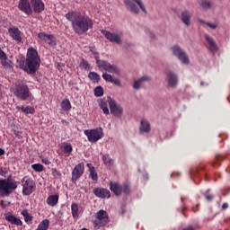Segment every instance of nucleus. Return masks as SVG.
<instances>
[{"label":"nucleus","mask_w":230,"mask_h":230,"mask_svg":"<svg viewBox=\"0 0 230 230\" xmlns=\"http://www.w3.org/2000/svg\"><path fill=\"white\" fill-rule=\"evenodd\" d=\"M66 19L72 24V29L76 35H85L89 30H93L94 22L89 16L81 14L78 12H68Z\"/></svg>","instance_id":"f257e3e1"},{"label":"nucleus","mask_w":230,"mask_h":230,"mask_svg":"<svg viewBox=\"0 0 230 230\" xmlns=\"http://www.w3.org/2000/svg\"><path fill=\"white\" fill-rule=\"evenodd\" d=\"M20 69H23L28 75H35L40 67V56L37 49L33 48H29L27 50V55L24 61L20 63Z\"/></svg>","instance_id":"f03ea898"},{"label":"nucleus","mask_w":230,"mask_h":230,"mask_svg":"<svg viewBox=\"0 0 230 230\" xmlns=\"http://www.w3.org/2000/svg\"><path fill=\"white\" fill-rule=\"evenodd\" d=\"M13 190H17V181L9 176L6 180L0 179V197L10 195Z\"/></svg>","instance_id":"7ed1b4c3"},{"label":"nucleus","mask_w":230,"mask_h":230,"mask_svg":"<svg viewBox=\"0 0 230 230\" xmlns=\"http://www.w3.org/2000/svg\"><path fill=\"white\" fill-rule=\"evenodd\" d=\"M14 96L18 98V100H22V102H26V100H30L31 98V92H30V88L28 84L24 83H19L14 86Z\"/></svg>","instance_id":"20e7f679"},{"label":"nucleus","mask_w":230,"mask_h":230,"mask_svg":"<svg viewBox=\"0 0 230 230\" xmlns=\"http://www.w3.org/2000/svg\"><path fill=\"white\" fill-rule=\"evenodd\" d=\"M109 106L111 114H113V116H116V101L112 100L111 96H109L106 99H101L99 100V107L102 109L103 114L109 115Z\"/></svg>","instance_id":"39448f33"},{"label":"nucleus","mask_w":230,"mask_h":230,"mask_svg":"<svg viewBox=\"0 0 230 230\" xmlns=\"http://www.w3.org/2000/svg\"><path fill=\"white\" fill-rule=\"evenodd\" d=\"M90 143H98L103 137V128H96L94 129H86L84 131Z\"/></svg>","instance_id":"423d86ee"},{"label":"nucleus","mask_w":230,"mask_h":230,"mask_svg":"<svg viewBox=\"0 0 230 230\" xmlns=\"http://www.w3.org/2000/svg\"><path fill=\"white\" fill-rule=\"evenodd\" d=\"M22 195H31L33 191L37 189V185L35 184V181L32 178L25 176L22 179Z\"/></svg>","instance_id":"0eeeda50"},{"label":"nucleus","mask_w":230,"mask_h":230,"mask_svg":"<svg viewBox=\"0 0 230 230\" xmlns=\"http://www.w3.org/2000/svg\"><path fill=\"white\" fill-rule=\"evenodd\" d=\"M93 224L96 227H103L109 224V214L107 211L101 209L95 215L94 218L93 219Z\"/></svg>","instance_id":"6e6552de"},{"label":"nucleus","mask_w":230,"mask_h":230,"mask_svg":"<svg viewBox=\"0 0 230 230\" xmlns=\"http://www.w3.org/2000/svg\"><path fill=\"white\" fill-rule=\"evenodd\" d=\"M132 1L126 2L128 8L130 10V12H132V13H139V8L140 10H142V12H144V13H146V7H145L143 1L141 0H132ZM136 4H137V6L139 7H137Z\"/></svg>","instance_id":"1a4fd4ad"},{"label":"nucleus","mask_w":230,"mask_h":230,"mask_svg":"<svg viewBox=\"0 0 230 230\" xmlns=\"http://www.w3.org/2000/svg\"><path fill=\"white\" fill-rule=\"evenodd\" d=\"M172 51L173 55L177 57V58H179L181 62L185 64V66H188V64H190V58H188V54H186L184 50L181 49V47L175 45L172 48Z\"/></svg>","instance_id":"9d476101"},{"label":"nucleus","mask_w":230,"mask_h":230,"mask_svg":"<svg viewBox=\"0 0 230 230\" xmlns=\"http://www.w3.org/2000/svg\"><path fill=\"white\" fill-rule=\"evenodd\" d=\"M18 9L25 15H31L33 9L31 8V2L30 0H20L18 3Z\"/></svg>","instance_id":"9b49d317"},{"label":"nucleus","mask_w":230,"mask_h":230,"mask_svg":"<svg viewBox=\"0 0 230 230\" xmlns=\"http://www.w3.org/2000/svg\"><path fill=\"white\" fill-rule=\"evenodd\" d=\"M84 172H85V165L84 163H80L75 165L72 171V182H76V181L84 175Z\"/></svg>","instance_id":"f8f14e48"},{"label":"nucleus","mask_w":230,"mask_h":230,"mask_svg":"<svg viewBox=\"0 0 230 230\" xmlns=\"http://www.w3.org/2000/svg\"><path fill=\"white\" fill-rule=\"evenodd\" d=\"M8 33L13 40H15L17 44L22 43V32L17 27L8 29Z\"/></svg>","instance_id":"ddd939ff"},{"label":"nucleus","mask_w":230,"mask_h":230,"mask_svg":"<svg viewBox=\"0 0 230 230\" xmlns=\"http://www.w3.org/2000/svg\"><path fill=\"white\" fill-rule=\"evenodd\" d=\"M93 193L95 197H98V199H111V190L105 188H94Z\"/></svg>","instance_id":"4468645a"},{"label":"nucleus","mask_w":230,"mask_h":230,"mask_svg":"<svg viewBox=\"0 0 230 230\" xmlns=\"http://www.w3.org/2000/svg\"><path fill=\"white\" fill-rule=\"evenodd\" d=\"M96 66L99 67V69H102L103 71H108V73H114L116 71V68L114 66L111 65L109 62L105 60L98 59L96 61Z\"/></svg>","instance_id":"2eb2a0df"},{"label":"nucleus","mask_w":230,"mask_h":230,"mask_svg":"<svg viewBox=\"0 0 230 230\" xmlns=\"http://www.w3.org/2000/svg\"><path fill=\"white\" fill-rule=\"evenodd\" d=\"M31 6L35 13H42L44 12L45 5L42 0H31Z\"/></svg>","instance_id":"dca6fc26"},{"label":"nucleus","mask_w":230,"mask_h":230,"mask_svg":"<svg viewBox=\"0 0 230 230\" xmlns=\"http://www.w3.org/2000/svg\"><path fill=\"white\" fill-rule=\"evenodd\" d=\"M5 220L13 226H22V221L11 213L5 215Z\"/></svg>","instance_id":"f3484780"},{"label":"nucleus","mask_w":230,"mask_h":230,"mask_svg":"<svg viewBox=\"0 0 230 230\" xmlns=\"http://www.w3.org/2000/svg\"><path fill=\"white\" fill-rule=\"evenodd\" d=\"M167 82L170 87H177V84H179L177 75L173 74L172 72H169L167 75Z\"/></svg>","instance_id":"a211bd4d"},{"label":"nucleus","mask_w":230,"mask_h":230,"mask_svg":"<svg viewBox=\"0 0 230 230\" xmlns=\"http://www.w3.org/2000/svg\"><path fill=\"white\" fill-rule=\"evenodd\" d=\"M140 132L144 134H148L150 130H152V128L150 126V122L146 119H142L140 122V128H139Z\"/></svg>","instance_id":"6ab92c4d"},{"label":"nucleus","mask_w":230,"mask_h":230,"mask_svg":"<svg viewBox=\"0 0 230 230\" xmlns=\"http://www.w3.org/2000/svg\"><path fill=\"white\" fill-rule=\"evenodd\" d=\"M191 13L189 11H184L181 13V22L185 26H190L191 24Z\"/></svg>","instance_id":"aec40b11"},{"label":"nucleus","mask_w":230,"mask_h":230,"mask_svg":"<svg viewBox=\"0 0 230 230\" xmlns=\"http://www.w3.org/2000/svg\"><path fill=\"white\" fill-rule=\"evenodd\" d=\"M46 202L48 206H50L51 208H55V206L58 204V195L55 194V195L49 196Z\"/></svg>","instance_id":"412c9836"},{"label":"nucleus","mask_w":230,"mask_h":230,"mask_svg":"<svg viewBox=\"0 0 230 230\" xmlns=\"http://www.w3.org/2000/svg\"><path fill=\"white\" fill-rule=\"evenodd\" d=\"M17 110L23 112V114H33L35 112V108L31 106H17Z\"/></svg>","instance_id":"4be33fe9"},{"label":"nucleus","mask_w":230,"mask_h":230,"mask_svg":"<svg viewBox=\"0 0 230 230\" xmlns=\"http://www.w3.org/2000/svg\"><path fill=\"white\" fill-rule=\"evenodd\" d=\"M0 62L2 66H10V61L8 60V57L6 56V53L3 51V49H0Z\"/></svg>","instance_id":"5701e85b"},{"label":"nucleus","mask_w":230,"mask_h":230,"mask_svg":"<svg viewBox=\"0 0 230 230\" xmlns=\"http://www.w3.org/2000/svg\"><path fill=\"white\" fill-rule=\"evenodd\" d=\"M205 39L208 42L211 51H217L218 49V48L217 47V43L215 42V40H213V38L206 34Z\"/></svg>","instance_id":"b1692460"},{"label":"nucleus","mask_w":230,"mask_h":230,"mask_svg":"<svg viewBox=\"0 0 230 230\" xmlns=\"http://www.w3.org/2000/svg\"><path fill=\"white\" fill-rule=\"evenodd\" d=\"M49 228V220L43 219L38 226L36 230H47Z\"/></svg>","instance_id":"393cba45"},{"label":"nucleus","mask_w":230,"mask_h":230,"mask_svg":"<svg viewBox=\"0 0 230 230\" xmlns=\"http://www.w3.org/2000/svg\"><path fill=\"white\" fill-rule=\"evenodd\" d=\"M101 33H102L104 35V37H106V39L108 40H111V42H115L116 40V34H112L105 30L101 31Z\"/></svg>","instance_id":"a878e982"},{"label":"nucleus","mask_w":230,"mask_h":230,"mask_svg":"<svg viewBox=\"0 0 230 230\" xmlns=\"http://www.w3.org/2000/svg\"><path fill=\"white\" fill-rule=\"evenodd\" d=\"M71 211H72V217H73L74 220H76L79 217V215H78V204L72 203Z\"/></svg>","instance_id":"bb28decb"},{"label":"nucleus","mask_w":230,"mask_h":230,"mask_svg":"<svg viewBox=\"0 0 230 230\" xmlns=\"http://www.w3.org/2000/svg\"><path fill=\"white\" fill-rule=\"evenodd\" d=\"M88 77L93 84H98L100 82V75L96 72H90Z\"/></svg>","instance_id":"cd10ccee"},{"label":"nucleus","mask_w":230,"mask_h":230,"mask_svg":"<svg viewBox=\"0 0 230 230\" xmlns=\"http://www.w3.org/2000/svg\"><path fill=\"white\" fill-rule=\"evenodd\" d=\"M102 161L105 166H112L114 164V160H112L111 157L109 156V155H104L102 156Z\"/></svg>","instance_id":"c85d7f7f"},{"label":"nucleus","mask_w":230,"mask_h":230,"mask_svg":"<svg viewBox=\"0 0 230 230\" xmlns=\"http://www.w3.org/2000/svg\"><path fill=\"white\" fill-rule=\"evenodd\" d=\"M61 108L63 111H71V102H69V99H64L61 102Z\"/></svg>","instance_id":"c756f323"},{"label":"nucleus","mask_w":230,"mask_h":230,"mask_svg":"<svg viewBox=\"0 0 230 230\" xmlns=\"http://www.w3.org/2000/svg\"><path fill=\"white\" fill-rule=\"evenodd\" d=\"M21 215H22V217H24V221L26 223L31 222L33 220V217L30 215V213L28 212V209H23Z\"/></svg>","instance_id":"7c9ffc66"},{"label":"nucleus","mask_w":230,"mask_h":230,"mask_svg":"<svg viewBox=\"0 0 230 230\" xmlns=\"http://www.w3.org/2000/svg\"><path fill=\"white\" fill-rule=\"evenodd\" d=\"M148 80V77H142L137 81L134 82V84H133V89H141V84H143V82Z\"/></svg>","instance_id":"2f4dec72"},{"label":"nucleus","mask_w":230,"mask_h":230,"mask_svg":"<svg viewBox=\"0 0 230 230\" xmlns=\"http://www.w3.org/2000/svg\"><path fill=\"white\" fill-rule=\"evenodd\" d=\"M103 87L102 86H96L93 90V94L96 96V98H100L101 96H103Z\"/></svg>","instance_id":"473e14b6"},{"label":"nucleus","mask_w":230,"mask_h":230,"mask_svg":"<svg viewBox=\"0 0 230 230\" xmlns=\"http://www.w3.org/2000/svg\"><path fill=\"white\" fill-rule=\"evenodd\" d=\"M90 177L92 181L98 182V172H96V169H94V167L90 168Z\"/></svg>","instance_id":"72a5a7b5"},{"label":"nucleus","mask_w":230,"mask_h":230,"mask_svg":"<svg viewBox=\"0 0 230 230\" xmlns=\"http://www.w3.org/2000/svg\"><path fill=\"white\" fill-rule=\"evenodd\" d=\"M47 43L49 46H57V40L55 39V35L49 34V37L47 38Z\"/></svg>","instance_id":"f704fd0d"},{"label":"nucleus","mask_w":230,"mask_h":230,"mask_svg":"<svg viewBox=\"0 0 230 230\" xmlns=\"http://www.w3.org/2000/svg\"><path fill=\"white\" fill-rule=\"evenodd\" d=\"M31 168L34 172H38L39 173H40V172H44V165L40 164H34L31 165Z\"/></svg>","instance_id":"c9c22d12"},{"label":"nucleus","mask_w":230,"mask_h":230,"mask_svg":"<svg viewBox=\"0 0 230 230\" xmlns=\"http://www.w3.org/2000/svg\"><path fill=\"white\" fill-rule=\"evenodd\" d=\"M102 78H103V80H106V82H111V84H116V80L110 74H107V73L102 74Z\"/></svg>","instance_id":"e433bc0d"},{"label":"nucleus","mask_w":230,"mask_h":230,"mask_svg":"<svg viewBox=\"0 0 230 230\" xmlns=\"http://www.w3.org/2000/svg\"><path fill=\"white\" fill-rule=\"evenodd\" d=\"M49 36V34H46V32H40L37 35L38 39L43 42H48Z\"/></svg>","instance_id":"4c0bfd02"},{"label":"nucleus","mask_w":230,"mask_h":230,"mask_svg":"<svg viewBox=\"0 0 230 230\" xmlns=\"http://www.w3.org/2000/svg\"><path fill=\"white\" fill-rule=\"evenodd\" d=\"M63 152L64 154H71L73 152V146L71 144H65L63 146Z\"/></svg>","instance_id":"58836bf2"},{"label":"nucleus","mask_w":230,"mask_h":230,"mask_svg":"<svg viewBox=\"0 0 230 230\" xmlns=\"http://www.w3.org/2000/svg\"><path fill=\"white\" fill-rule=\"evenodd\" d=\"M199 5L201 6V8H203L204 10H208L209 8H211V2L208 1V0H204L201 3H199Z\"/></svg>","instance_id":"ea45409f"},{"label":"nucleus","mask_w":230,"mask_h":230,"mask_svg":"<svg viewBox=\"0 0 230 230\" xmlns=\"http://www.w3.org/2000/svg\"><path fill=\"white\" fill-rule=\"evenodd\" d=\"M80 67H83V69H91V65H89V62L85 59H83L80 63Z\"/></svg>","instance_id":"a19ab883"},{"label":"nucleus","mask_w":230,"mask_h":230,"mask_svg":"<svg viewBox=\"0 0 230 230\" xmlns=\"http://www.w3.org/2000/svg\"><path fill=\"white\" fill-rule=\"evenodd\" d=\"M123 116V108L119 105L116 106V118H121Z\"/></svg>","instance_id":"79ce46f5"},{"label":"nucleus","mask_w":230,"mask_h":230,"mask_svg":"<svg viewBox=\"0 0 230 230\" xmlns=\"http://www.w3.org/2000/svg\"><path fill=\"white\" fill-rule=\"evenodd\" d=\"M90 51H91V53H93L94 58H95V60H96V62H97L98 60H100V53H98V52L94 49V48L90 47Z\"/></svg>","instance_id":"37998d69"},{"label":"nucleus","mask_w":230,"mask_h":230,"mask_svg":"<svg viewBox=\"0 0 230 230\" xmlns=\"http://www.w3.org/2000/svg\"><path fill=\"white\" fill-rule=\"evenodd\" d=\"M110 190L112 191V193L116 194V183L115 182H111L110 183Z\"/></svg>","instance_id":"c03bdc74"},{"label":"nucleus","mask_w":230,"mask_h":230,"mask_svg":"<svg viewBox=\"0 0 230 230\" xmlns=\"http://www.w3.org/2000/svg\"><path fill=\"white\" fill-rule=\"evenodd\" d=\"M123 190V189L121 188V186L119 185H116V195H121V191Z\"/></svg>","instance_id":"a18cd8bd"},{"label":"nucleus","mask_w":230,"mask_h":230,"mask_svg":"<svg viewBox=\"0 0 230 230\" xmlns=\"http://www.w3.org/2000/svg\"><path fill=\"white\" fill-rule=\"evenodd\" d=\"M41 163H43V164H47V165L51 164V162L46 157L41 158Z\"/></svg>","instance_id":"49530a36"},{"label":"nucleus","mask_w":230,"mask_h":230,"mask_svg":"<svg viewBox=\"0 0 230 230\" xmlns=\"http://www.w3.org/2000/svg\"><path fill=\"white\" fill-rule=\"evenodd\" d=\"M6 173H7V171L4 168L0 167V175L4 177V175H6Z\"/></svg>","instance_id":"de8ad7c7"},{"label":"nucleus","mask_w":230,"mask_h":230,"mask_svg":"<svg viewBox=\"0 0 230 230\" xmlns=\"http://www.w3.org/2000/svg\"><path fill=\"white\" fill-rule=\"evenodd\" d=\"M124 193H125L126 195H128V193H130V188L128 187V185H126V186L124 187Z\"/></svg>","instance_id":"09e8293b"},{"label":"nucleus","mask_w":230,"mask_h":230,"mask_svg":"<svg viewBox=\"0 0 230 230\" xmlns=\"http://www.w3.org/2000/svg\"><path fill=\"white\" fill-rule=\"evenodd\" d=\"M207 26H208L209 28H211V30L217 29V24H215V23H207Z\"/></svg>","instance_id":"8fccbe9b"},{"label":"nucleus","mask_w":230,"mask_h":230,"mask_svg":"<svg viewBox=\"0 0 230 230\" xmlns=\"http://www.w3.org/2000/svg\"><path fill=\"white\" fill-rule=\"evenodd\" d=\"M227 208H229V205L227 203H224L222 205V209H227Z\"/></svg>","instance_id":"3c124183"},{"label":"nucleus","mask_w":230,"mask_h":230,"mask_svg":"<svg viewBox=\"0 0 230 230\" xmlns=\"http://www.w3.org/2000/svg\"><path fill=\"white\" fill-rule=\"evenodd\" d=\"M207 200H213L214 197L213 195H208L206 197Z\"/></svg>","instance_id":"603ef678"},{"label":"nucleus","mask_w":230,"mask_h":230,"mask_svg":"<svg viewBox=\"0 0 230 230\" xmlns=\"http://www.w3.org/2000/svg\"><path fill=\"white\" fill-rule=\"evenodd\" d=\"M56 69L60 70V63H55Z\"/></svg>","instance_id":"864d4df0"},{"label":"nucleus","mask_w":230,"mask_h":230,"mask_svg":"<svg viewBox=\"0 0 230 230\" xmlns=\"http://www.w3.org/2000/svg\"><path fill=\"white\" fill-rule=\"evenodd\" d=\"M87 168H89V172H91V168H94L92 164H87Z\"/></svg>","instance_id":"5fc2aeb1"},{"label":"nucleus","mask_w":230,"mask_h":230,"mask_svg":"<svg viewBox=\"0 0 230 230\" xmlns=\"http://www.w3.org/2000/svg\"><path fill=\"white\" fill-rule=\"evenodd\" d=\"M121 42V40L119 38V36H116V43L119 44Z\"/></svg>","instance_id":"6e6d98bb"},{"label":"nucleus","mask_w":230,"mask_h":230,"mask_svg":"<svg viewBox=\"0 0 230 230\" xmlns=\"http://www.w3.org/2000/svg\"><path fill=\"white\" fill-rule=\"evenodd\" d=\"M0 155H4V149L0 148Z\"/></svg>","instance_id":"4d7b16f0"},{"label":"nucleus","mask_w":230,"mask_h":230,"mask_svg":"<svg viewBox=\"0 0 230 230\" xmlns=\"http://www.w3.org/2000/svg\"><path fill=\"white\" fill-rule=\"evenodd\" d=\"M56 173H58V171L54 170V171H53V175H56Z\"/></svg>","instance_id":"13d9d810"},{"label":"nucleus","mask_w":230,"mask_h":230,"mask_svg":"<svg viewBox=\"0 0 230 230\" xmlns=\"http://www.w3.org/2000/svg\"><path fill=\"white\" fill-rule=\"evenodd\" d=\"M1 207L4 208V201H1Z\"/></svg>","instance_id":"bf43d9fd"},{"label":"nucleus","mask_w":230,"mask_h":230,"mask_svg":"<svg viewBox=\"0 0 230 230\" xmlns=\"http://www.w3.org/2000/svg\"><path fill=\"white\" fill-rule=\"evenodd\" d=\"M183 230H193V228L192 227H188V228H185Z\"/></svg>","instance_id":"052dcab7"},{"label":"nucleus","mask_w":230,"mask_h":230,"mask_svg":"<svg viewBox=\"0 0 230 230\" xmlns=\"http://www.w3.org/2000/svg\"><path fill=\"white\" fill-rule=\"evenodd\" d=\"M199 22H201V24H206V22L202 20H199Z\"/></svg>","instance_id":"680f3d73"},{"label":"nucleus","mask_w":230,"mask_h":230,"mask_svg":"<svg viewBox=\"0 0 230 230\" xmlns=\"http://www.w3.org/2000/svg\"><path fill=\"white\" fill-rule=\"evenodd\" d=\"M16 137H21V135H19V133H16Z\"/></svg>","instance_id":"e2e57ef3"},{"label":"nucleus","mask_w":230,"mask_h":230,"mask_svg":"<svg viewBox=\"0 0 230 230\" xmlns=\"http://www.w3.org/2000/svg\"><path fill=\"white\" fill-rule=\"evenodd\" d=\"M116 85H119V81H116Z\"/></svg>","instance_id":"0e129e2a"},{"label":"nucleus","mask_w":230,"mask_h":230,"mask_svg":"<svg viewBox=\"0 0 230 230\" xmlns=\"http://www.w3.org/2000/svg\"><path fill=\"white\" fill-rule=\"evenodd\" d=\"M217 161L220 160V156H217Z\"/></svg>","instance_id":"69168bd1"},{"label":"nucleus","mask_w":230,"mask_h":230,"mask_svg":"<svg viewBox=\"0 0 230 230\" xmlns=\"http://www.w3.org/2000/svg\"><path fill=\"white\" fill-rule=\"evenodd\" d=\"M62 123H66V121H65V120H62Z\"/></svg>","instance_id":"338daca9"}]
</instances>
